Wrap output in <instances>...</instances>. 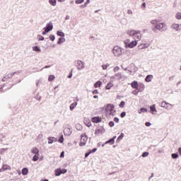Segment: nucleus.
Listing matches in <instances>:
<instances>
[{
	"mask_svg": "<svg viewBox=\"0 0 181 181\" xmlns=\"http://www.w3.org/2000/svg\"><path fill=\"white\" fill-rule=\"evenodd\" d=\"M153 177V173L151 174V176L149 177V179H152Z\"/></svg>",
	"mask_w": 181,
	"mask_h": 181,
	"instance_id": "774afa93",
	"label": "nucleus"
},
{
	"mask_svg": "<svg viewBox=\"0 0 181 181\" xmlns=\"http://www.w3.org/2000/svg\"><path fill=\"white\" fill-rule=\"evenodd\" d=\"M39 156L40 154H35L33 158V162H37V160H39Z\"/></svg>",
	"mask_w": 181,
	"mask_h": 181,
	"instance_id": "b1692460",
	"label": "nucleus"
},
{
	"mask_svg": "<svg viewBox=\"0 0 181 181\" xmlns=\"http://www.w3.org/2000/svg\"><path fill=\"white\" fill-rule=\"evenodd\" d=\"M49 39H50V40L53 41L56 39V37H54V35H49Z\"/></svg>",
	"mask_w": 181,
	"mask_h": 181,
	"instance_id": "79ce46f5",
	"label": "nucleus"
},
{
	"mask_svg": "<svg viewBox=\"0 0 181 181\" xmlns=\"http://www.w3.org/2000/svg\"><path fill=\"white\" fill-rule=\"evenodd\" d=\"M116 136H114L113 138L110 139V140H108L107 141H106V144H110V145H114V144L115 143V139Z\"/></svg>",
	"mask_w": 181,
	"mask_h": 181,
	"instance_id": "f3484780",
	"label": "nucleus"
},
{
	"mask_svg": "<svg viewBox=\"0 0 181 181\" xmlns=\"http://www.w3.org/2000/svg\"><path fill=\"white\" fill-rule=\"evenodd\" d=\"M87 141H88V136H87V134H86V133L81 134L79 146H85L86 144H87Z\"/></svg>",
	"mask_w": 181,
	"mask_h": 181,
	"instance_id": "20e7f679",
	"label": "nucleus"
},
{
	"mask_svg": "<svg viewBox=\"0 0 181 181\" xmlns=\"http://www.w3.org/2000/svg\"><path fill=\"white\" fill-rule=\"evenodd\" d=\"M101 84H103V82L98 81L94 84L95 88H98V87H101Z\"/></svg>",
	"mask_w": 181,
	"mask_h": 181,
	"instance_id": "412c9836",
	"label": "nucleus"
},
{
	"mask_svg": "<svg viewBox=\"0 0 181 181\" xmlns=\"http://www.w3.org/2000/svg\"><path fill=\"white\" fill-rule=\"evenodd\" d=\"M49 3L52 6H56V1H49Z\"/></svg>",
	"mask_w": 181,
	"mask_h": 181,
	"instance_id": "ea45409f",
	"label": "nucleus"
},
{
	"mask_svg": "<svg viewBox=\"0 0 181 181\" xmlns=\"http://www.w3.org/2000/svg\"><path fill=\"white\" fill-rule=\"evenodd\" d=\"M84 123L86 124V127H91V122H84Z\"/></svg>",
	"mask_w": 181,
	"mask_h": 181,
	"instance_id": "58836bf2",
	"label": "nucleus"
},
{
	"mask_svg": "<svg viewBox=\"0 0 181 181\" xmlns=\"http://www.w3.org/2000/svg\"><path fill=\"white\" fill-rule=\"evenodd\" d=\"M126 115H127V112H122L121 113V115H120V117H121L122 118H124Z\"/></svg>",
	"mask_w": 181,
	"mask_h": 181,
	"instance_id": "a19ab883",
	"label": "nucleus"
},
{
	"mask_svg": "<svg viewBox=\"0 0 181 181\" xmlns=\"http://www.w3.org/2000/svg\"><path fill=\"white\" fill-rule=\"evenodd\" d=\"M11 168L8 165L4 164L3 165L2 168L0 169L1 172H5V170H11Z\"/></svg>",
	"mask_w": 181,
	"mask_h": 181,
	"instance_id": "9b49d317",
	"label": "nucleus"
},
{
	"mask_svg": "<svg viewBox=\"0 0 181 181\" xmlns=\"http://www.w3.org/2000/svg\"><path fill=\"white\" fill-rule=\"evenodd\" d=\"M54 78H56V76H54V75H50L48 77V81H53V80H54Z\"/></svg>",
	"mask_w": 181,
	"mask_h": 181,
	"instance_id": "393cba45",
	"label": "nucleus"
},
{
	"mask_svg": "<svg viewBox=\"0 0 181 181\" xmlns=\"http://www.w3.org/2000/svg\"><path fill=\"white\" fill-rule=\"evenodd\" d=\"M93 98H95V99H98V95H94V96H93Z\"/></svg>",
	"mask_w": 181,
	"mask_h": 181,
	"instance_id": "69168bd1",
	"label": "nucleus"
},
{
	"mask_svg": "<svg viewBox=\"0 0 181 181\" xmlns=\"http://www.w3.org/2000/svg\"><path fill=\"white\" fill-rule=\"evenodd\" d=\"M79 128V129H78ZM76 129H81V125H80V124H77L76 125Z\"/></svg>",
	"mask_w": 181,
	"mask_h": 181,
	"instance_id": "6e6d98bb",
	"label": "nucleus"
},
{
	"mask_svg": "<svg viewBox=\"0 0 181 181\" xmlns=\"http://www.w3.org/2000/svg\"><path fill=\"white\" fill-rule=\"evenodd\" d=\"M113 70H114L115 73L118 71V70H119V66H115Z\"/></svg>",
	"mask_w": 181,
	"mask_h": 181,
	"instance_id": "a18cd8bd",
	"label": "nucleus"
},
{
	"mask_svg": "<svg viewBox=\"0 0 181 181\" xmlns=\"http://www.w3.org/2000/svg\"><path fill=\"white\" fill-rule=\"evenodd\" d=\"M173 159H177V158H179V155L176 154V153H173L171 155Z\"/></svg>",
	"mask_w": 181,
	"mask_h": 181,
	"instance_id": "72a5a7b5",
	"label": "nucleus"
},
{
	"mask_svg": "<svg viewBox=\"0 0 181 181\" xmlns=\"http://www.w3.org/2000/svg\"><path fill=\"white\" fill-rule=\"evenodd\" d=\"M76 106H77V102H74L72 104H71L70 105L71 111H73V110H74V108H76Z\"/></svg>",
	"mask_w": 181,
	"mask_h": 181,
	"instance_id": "4be33fe9",
	"label": "nucleus"
},
{
	"mask_svg": "<svg viewBox=\"0 0 181 181\" xmlns=\"http://www.w3.org/2000/svg\"><path fill=\"white\" fill-rule=\"evenodd\" d=\"M81 2H83V1H76V4H81Z\"/></svg>",
	"mask_w": 181,
	"mask_h": 181,
	"instance_id": "0e129e2a",
	"label": "nucleus"
},
{
	"mask_svg": "<svg viewBox=\"0 0 181 181\" xmlns=\"http://www.w3.org/2000/svg\"><path fill=\"white\" fill-rule=\"evenodd\" d=\"M113 54H115L117 57L121 56L122 54V49L118 46H115L113 48Z\"/></svg>",
	"mask_w": 181,
	"mask_h": 181,
	"instance_id": "39448f33",
	"label": "nucleus"
},
{
	"mask_svg": "<svg viewBox=\"0 0 181 181\" xmlns=\"http://www.w3.org/2000/svg\"><path fill=\"white\" fill-rule=\"evenodd\" d=\"M166 24L165 23H159L156 24V25L153 28V31L156 32V30H160L161 32H163V30H166Z\"/></svg>",
	"mask_w": 181,
	"mask_h": 181,
	"instance_id": "7ed1b4c3",
	"label": "nucleus"
},
{
	"mask_svg": "<svg viewBox=\"0 0 181 181\" xmlns=\"http://www.w3.org/2000/svg\"><path fill=\"white\" fill-rule=\"evenodd\" d=\"M124 138V134L122 133L121 135L118 137V139H122Z\"/></svg>",
	"mask_w": 181,
	"mask_h": 181,
	"instance_id": "3c124183",
	"label": "nucleus"
},
{
	"mask_svg": "<svg viewBox=\"0 0 181 181\" xmlns=\"http://www.w3.org/2000/svg\"><path fill=\"white\" fill-rule=\"evenodd\" d=\"M115 76L118 78H122V75L121 74V73L116 74Z\"/></svg>",
	"mask_w": 181,
	"mask_h": 181,
	"instance_id": "c9c22d12",
	"label": "nucleus"
},
{
	"mask_svg": "<svg viewBox=\"0 0 181 181\" xmlns=\"http://www.w3.org/2000/svg\"><path fill=\"white\" fill-rule=\"evenodd\" d=\"M142 6H143L144 8H145V6H146V3H143V4H142Z\"/></svg>",
	"mask_w": 181,
	"mask_h": 181,
	"instance_id": "e2e57ef3",
	"label": "nucleus"
},
{
	"mask_svg": "<svg viewBox=\"0 0 181 181\" xmlns=\"http://www.w3.org/2000/svg\"><path fill=\"white\" fill-rule=\"evenodd\" d=\"M90 153H91L90 151L89 153H86L85 154V158L88 157Z\"/></svg>",
	"mask_w": 181,
	"mask_h": 181,
	"instance_id": "4d7b16f0",
	"label": "nucleus"
},
{
	"mask_svg": "<svg viewBox=\"0 0 181 181\" xmlns=\"http://www.w3.org/2000/svg\"><path fill=\"white\" fill-rule=\"evenodd\" d=\"M38 40H45V37L43 36H42V35H39L38 36Z\"/></svg>",
	"mask_w": 181,
	"mask_h": 181,
	"instance_id": "49530a36",
	"label": "nucleus"
},
{
	"mask_svg": "<svg viewBox=\"0 0 181 181\" xmlns=\"http://www.w3.org/2000/svg\"><path fill=\"white\" fill-rule=\"evenodd\" d=\"M114 121L115 122H119V119L118 117H115Z\"/></svg>",
	"mask_w": 181,
	"mask_h": 181,
	"instance_id": "09e8293b",
	"label": "nucleus"
},
{
	"mask_svg": "<svg viewBox=\"0 0 181 181\" xmlns=\"http://www.w3.org/2000/svg\"><path fill=\"white\" fill-rule=\"evenodd\" d=\"M91 121L95 124H98V122L103 121V118H101V117H94L91 119Z\"/></svg>",
	"mask_w": 181,
	"mask_h": 181,
	"instance_id": "1a4fd4ad",
	"label": "nucleus"
},
{
	"mask_svg": "<svg viewBox=\"0 0 181 181\" xmlns=\"http://www.w3.org/2000/svg\"><path fill=\"white\" fill-rule=\"evenodd\" d=\"M150 110L151 111H152V112H156V107H155V105H153L152 106H151Z\"/></svg>",
	"mask_w": 181,
	"mask_h": 181,
	"instance_id": "a878e982",
	"label": "nucleus"
},
{
	"mask_svg": "<svg viewBox=\"0 0 181 181\" xmlns=\"http://www.w3.org/2000/svg\"><path fill=\"white\" fill-rule=\"evenodd\" d=\"M176 19H177L178 21H180V19H181V13H177L176 14Z\"/></svg>",
	"mask_w": 181,
	"mask_h": 181,
	"instance_id": "473e14b6",
	"label": "nucleus"
},
{
	"mask_svg": "<svg viewBox=\"0 0 181 181\" xmlns=\"http://www.w3.org/2000/svg\"><path fill=\"white\" fill-rule=\"evenodd\" d=\"M138 45V42L135 40V41H132L130 43H126V47H129V49H132V47H135Z\"/></svg>",
	"mask_w": 181,
	"mask_h": 181,
	"instance_id": "6e6552de",
	"label": "nucleus"
},
{
	"mask_svg": "<svg viewBox=\"0 0 181 181\" xmlns=\"http://www.w3.org/2000/svg\"><path fill=\"white\" fill-rule=\"evenodd\" d=\"M60 158H64V151L61 153Z\"/></svg>",
	"mask_w": 181,
	"mask_h": 181,
	"instance_id": "5fc2aeb1",
	"label": "nucleus"
},
{
	"mask_svg": "<svg viewBox=\"0 0 181 181\" xmlns=\"http://www.w3.org/2000/svg\"><path fill=\"white\" fill-rule=\"evenodd\" d=\"M146 127H151V124L149 122H146L145 124Z\"/></svg>",
	"mask_w": 181,
	"mask_h": 181,
	"instance_id": "8fccbe9b",
	"label": "nucleus"
},
{
	"mask_svg": "<svg viewBox=\"0 0 181 181\" xmlns=\"http://www.w3.org/2000/svg\"><path fill=\"white\" fill-rule=\"evenodd\" d=\"M103 132H104V129L100 128V129H96L95 130V135L98 136L103 134Z\"/></svg>",
	"mask_w": 181,
	"mask_h": 181,
	"instance_id": "f8f14e48",
	"label": "nucleus"
},
{
	"mask_svg": "<svg viewBox=\"0 0 181 181\" xmlns=\"http://www.w3.org/2000/svg\"><path fill=\"white\" fill-rule=\"evenodd\" d=\"M173 29H175V30H180L181 29V25L177 23H174L172 25Z\"/></svg>",
	"mask_w": 181,
	"mask_h": 181,
	"instance_id": "ddd939ff",
	"label": "nucleus"
},
{
	"mask_svg": "<svg viewBox=\"0 0 181 181\" xmlns=\"http://www.w3.org/2000/svg\"><path fill=\"white\" fill-rule=\"evenodd\" d=\"M64 173H67V170H66V169H62V170H61V175H62V174H64Z\"/></svg>",
	"mask_w": 181,
	"mask_h": 181,
	"instance_id": "37998d69",
	"label": "nucleus"
},
{
	"mask_svg": "<svg viewBox=\"0 0 181 181\" xmlns=\"http://www.w3.org/2000/svg\"><path fill=\"white\" fill-rule=\"evenodd\" d=\"M119 106L120 108H124V107H125V102L122 101L120 103V104L119 105Z\"/></svg>",
	"mask_w": 181,
	"mask_h": 181,
	"instance_id": "2f4dec72",
	"label": "nucleus"
},
{
	"mask_svg": "<svg viewBox=\"0 0 181 181\" xmlns=\"http://www.w3.org/2000/svg\"><path fill=\"white\" fill-rule=\"evenodd\" d=\"M109 125H110V127H114V125H115L114 122H110Z\"/></svg>",
	"mask_w": 181,
	"mask_h": 181,
	"instance_id": "de8ad7c7",
	"label": "nucleus"
},
{
	"mask_svg": "<svg viewBox=\"0 0 181 181\" xmlns=\"http://www.w3.org/2000/svg\"><path fill=\"white\" fill-rule=\"evenodd\" d=\"M161 107L163 108H166V110H170V108H172V105H170V103H168L165 101H163L161 103Z\"/></svg>",
	"mask_w": 181,
	"mask_h": 181,
	"instance_id": "0eeeda50",
	"label": "nucleus"
},
{
	"mask_svg": "<svg viewBox=\"0 0 181 181\" xmlns=\"http://www.w3.org/2000/svg\"><path fill=\"white\" fill-rule=\"evenodd\" d=\"M148 156H149V153H148V152H144V153H143V154H142V158H146V157H148Z\"/></svg>",
	"mask_w": 181,
	"mask_h": 181,
	"instance_id": "7c9ffc66",
	"label": "nucleus"
},
{
	"mask_svg": "<svg viewBox=\"0 0 181 181\" xmlns=\"http://www.w3.org/2000/svg\"><path fill=\"white\" fill-rule=\"evenodd\" d=\"M127 13L129 15H132V11L131 10H128Z\"/></svg>",
	"mask_w": 181,
	"mask_h": 181,
	"instance_id": "13d9d810",
	"label": "nucleus"
},
{
	"mask_svg": "<svg viewBox=\"0 0 181 181\" xmlns=\"http://www.w3.org/2000/svg\"><path fill=\"white\" fill-rule=\"evenodd\" d=\"M63 38L60 37L59 38L58 45H60L61 43H63Z\"/></svg>",
	"mask_w": 181,
	"mask_h": 181,
	"instance_id": "c03bdc74",
	"label": "nucleus"
},
{
	"mask_svg": "<svg viewBox=\"0 0 181 181\" xmlns=\"http://www.w3.org/2000/svg\"><path fill=\"white\" fill-rule=\"evenodd\" d=\"M76 67L78 69V70L84 69V62H83V61L78 60Z\"/></svg>",
	"mask_w": 181,
	"mask_h": 181,
	"instance_id": "9d476101",
	"label": "nucleus"
},
{
	"mask_svg": "<svg viewBox=\"0 0 181 181\" xmlns=\"http://www.w3.org/2000/svg\"><path fill=\"white\" fill-rule=\"evenodd\" d=\"M115 107L114 105L109 103L106 105V115L110 116L112 115L114 117L117 111L114 110Z\"/></svg>",
	"mask_w": 181,
	"mask_h": 181,
	"instance_id": "f03ea898",
	"label": "nucleus"
},
{
	"mask_svg": "<svg viewBox=\"0 0 181 181\" xmlns=\"http://www.w3.org/2000/svg\"><path fill=\"white\" fill-rule=\"evenodd\" d=\"M57 34L58 36H61L62 37H64V33L62 32V31H57Z\"/></svg>",
	"mask_w": 181,
	"mask_h": 181,
	"instance_id": "c85d7f7f",
	"label": "nucleus"
},
{
	"mask_svg": "<svg viewBox=\"0 0 181 181\" xmlns=\"http://www.w3.org/2000/svg\"><path fill=\"white\" fill-rule=\"evenodd\" d=\"M102 67H103V70H107V69H108V67H110V64H107L105 65H102Z\"/></svg>",
	"mask_w": 181,
	"mask_h": 181,
	"instance_id": "c756f323",
	"label": "nucleus"
},
{
	"mask_svg": "<svg viewBox=\"0 0 181 181\" xmlns=\"http://www.w3.org/2000/svg\"><path fill=\"white\" fill-rule=\"evenodd\" d=\"M141 112H148V109L142 107L140 109V112H139V114H141Z\"/></svg>",
	"mask_w": 181,
	"mask_h": 181,
	"instance_id": "bb28decb",
	"label": "nucleus"
},
{
	"mask_svg": "<svg viewBox=\"0 0 181 181\" xmlns=\"http://www.w3.org/2000/svg\"><path fill=\"white\" fill-rule=\"evenodd\" d=\"M22 175H23V176H26V175H28V173H29V170L27 168H24L22 170Z\"/></svg>",
	"mask_w": 181,
	"mask_h": 181,
	"instance_id": "dca6fc26",
	"label": "nucleus"
},
{
	"mask_svg": "<svg viewBox=\"0 0 181 181\" xmlns=\"http://www.w3.org/2000/svg\"><path fill=\"white\" fill-rule=\"evenodd\" d=\"M152 78H153V75H148L145 78V81H146V83H149L152 81Z\"/></svg>",
	"mask_w": 181,
	"mask_h": 181,
	"instance_id": "2eb2a0df",
	"label": "nucleus"
},
{
	"mask_svg": "<svg viewBox=\"0 0 181 181\" xmlns=\"http://www.w3.org/2000/svg\"><path fill=\"white\" fill-rule=\"evenodd\" d=\"M131 86H132V88H135L136 90H138V86H139L138 81H133L132 83Z\"/></svg>",
	"mask_w": 181,
	"mask_h": 181,
	"instance_id": "4468645a",
	"label": "nucleus"
},
{
	"mask_svg": "<svg viewBox=\"0 0 181 181\" xmlns=\"http://www.w3.org/2000/svg\"><path fill=\"white\" fill-rule=\"evenodd\" d=\"M97 151V148H93L92 151H90V153H94V152Z\"/></svg>",
	"mask_w": 181,
	"mask_h": 181,
	"instance_id": "603ef678",
	"label": "nucleus"
},
{
	"mask_svg": "<svg viewBox=\"0 0 181 181\" xmlns=\"http://www.w3.org/2000/svg\"><path fill=\"white\" fill-rule=\"evenodd\" d=\"M72 76H73V74L71 72V74L68 76V78H71Z\"/></svg>",
	"mask_w": 181,
	"mask_h": 181,
	"instance_id": "680f3d73",
	"label": "nucleus"
},
{
	"mask_svg": "<svg viewBox=\"0 0 181 181\" xmlns=\"http://www.w3.org/2000/svg\"><path fill=\"white\" fill-rule=\"evenodd\" d=\"M62 175V169L58 168L55 170V176H60Z\"/></svg>",
	"mask_w": 181,
	"mask_h": 181,
	"instance_id": "5701e85b",
	"label": "nucleus"
},
{
	"mask_svg": "<svg viewBox=\"0 0 181 181\" xmlns=\"http://www.w3.org/2000/svg\"><path fill=\"white\" fill-rule=\"evenodd\" d=\"M93 94H98V90L95 89L93 91Z\"/></svg>",
	"mask_w": 181,
	"mask_h": 181,
	"instance_id": "864d4df0",
	"label": "nucleus"
},
{
	"mask_svg": "<svg viewBox=\"0 0 181 181\" xmlns=\"http://www.w3.org/2000/svg\"><path fill=\"white\" fill-rule=\"evenodd\" d=\"M45 31L42 32V35H45L46 33H48V32H50V30H53V25L52 24H47L46 28H44Z\"/></svg>",
	"mask_w": 181,
	"mask_h": 181,
	"instance_id": "423d86ee",
	"label": "nucleus"
},
{
	"mask_svg": "<svg viewBox=\"0 0 181 181\" xmlns=\"http://www.w3.org/2000/svg\"><path fill=\"white\" fill-rule=\"evenodd\" d=\"M31 152H32V153H35V155H37V154H39V149L36 147H33L31 149Z\"/></svg>",
	"mask_w": 181,
	"mask_h": 181,
	"instance_id": "a211bd4d",
	"label": "nucleus"
},
{
	"mask_svg": "<svg viewBox=\"0 0 181 181\" xmlns=\"http://www.w3.org/2000/svg\"><path fill=\"white\" fill-rule=\"evenodd\" d=\"M146 47H149V45L148 44H141L139 45V49H146Z\"/></svg>",
	"mask_w": 181,
	"mask_h": 181,
	"instance_id": "6ab92c4d",
	"label": "nucleus"
},
{
	"mask_svg": "<svg viewBox=\"0 0 181 181\" xmlns=\"http://www.w3.org/2000/svg\"><path fill=\"white\" fill-rule=\"evenodd\" d=\"M151 25H157L158 21L157 20H153L151 21Z\"/></svg>",
	"mask_w": 181,
	"mask_h": 181,
	"instance_id": "4c0bfd02",
	"label": "nucleus"
},
{
	"mask_svg": "<svg viewBox=\"0 0 181 181\" xmlns=\"http://www.w3.org/2000/svg\"><path fill=\"white\" fill-rule=\"evenodd\" d=\"M140 87H141L142 90H144V88H145V85L140 84Z\"/></svg>",
	"mask_w": 181,
	"mask_h": 181,
	"instance_id": "bf43d9fd",
	"label": "nucleus"
},
{
	"mask_svg": "<svg viewBox=\"0 0 181 181\" xmlns=\"http://www.w3.org/2000/svg\"><path fill=\"white\" fill-rule=\"evenodd\" d=\"M64 141V139L63 138V136H61V137L59 139V142H60V144H63Z\"/></svg>",
	"mask_w": 181,
	"mask_h": 181,
	"instance_id": "e433bc0d",
	"label": "nucleus"
},
{
	"mask_svg": "<svg viewBox=\"0 0 181 181\" xmlns=\"http://www.w3.org/2000/svg\"><path fill=\"white\" fill-rule=\"evenodd\" d=\"M33 50L34 52H40V49L37 47V46L33 47Z\"/></svg>",
	"mask_w": 181,
	"mask_h": 181,
	"instance_id": "f704fd0d",
	"label": "nucleus"
},
{
	"mask_svg": "<svg viewBox=\"0 0 181 181\" xmlns=\"http://www.w3.org/2000/svg\"><path fill=\"white\" fill-rule=\"evenodd\" d=\"M54 142V137L48 138V144H53Z\"/></svg>",
	"mask_w": 181,
	"mask_h": 181,
	"instance_id": "cd10ccee",
	"label": "nucleus"
},
{
	"mask_svg": "<svg viewBox=\"0 0 181 181\" xmlns=\"http://www.w3.org/2000/svg\"><path fill=\"white\" fill-rule=\"evenodd\" d=\"M128 35L129 36H132V37H134L135 40L139 41L141 39H142V35L141 34L140 31L135 30H131L130 31H128Z\"/></svg>",
	"mask_w": 181,
	"mask_h": 181,
	"instance_id": "f257e3e1",
	"label": "nucleus"
},
{
	"mask_svg": "<svg viewBox=\"0 0 181 181\" xmlns=\"http://www.w3.org/2000/svg\"><path fill=\"white\" fill-rule=\"evenodd\" d=\"M178 151H179V153L181 155V148H179Z\"/></svg>",
	"mask_w": 181,
	"mask_h": 181,
	"instance_id": "338daca9",
	"label": "nucleus"
},
{
	"mask_svg": "<svg viewBox=\"0 0 181 181\" xmlns=\"http://www.w3.org/2000/svg\"><path fill=\"white\" fill-rule=\"evenodd\" d=\"M67 131H69L70 132V129H65L64 130V134H66V132H67Z\"/></svg>",
	"mask_w": 181,
	"mask_h": 181,
	"instance_id": "052dcab7",
	"label": "nucleus"
},
{
	"mask_svg": "<svg viewBox=\"0 0 181 181\" xmlns=\"http://www.w3.org/2000/svg\"><path fill=\"white\" fill-rule=\"evenodd\" d=\"M112 87H114V83H112V82H109L106 86V90H111Z\"/></svg>",
	"mask_w": 181,
	"mask_h": 181,
	"instance_id": "aec40b11",
	"label": "nucleus"
}]
</instances>
